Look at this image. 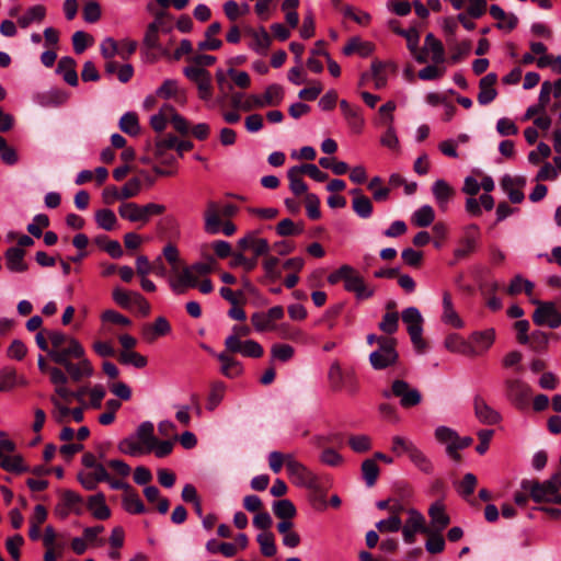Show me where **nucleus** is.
I'll list each match as a JSON object with an SVG mask.
<instances>
[{
    "label": "nucleus",
    "mask_w": 561,
    "mask_h": 561,
    "mask_svg": "<svg viewBox=\"0 0 561 561\" xmlns=\"http://www.w3.org/2000/svg\"><path fill=\"white\" fill-rule=\"evenodd\" d=\"M46 16V8L42 4L30 7L21 16L18 18V24L22 28L31 24L41 23Z\"/></svg>",
    "instance_id": "39"
},
{
    "label": "nucleus",
    "mask_w": 561,
    "mask_h": 561,
    "mask_svg": "<svg viewBox=\"0 0 561 561\" xmlns=\"http://www.w3.org/2000/svg\"><path fill=\"white\" fill-rule=\"evenodd\" d=\"M118 215L121 218L130 222H138L145 225L140 205L133 202L122 203L118 207Z\"/></svg>",
    "instance_id": "43"
},
{
    "label": "nucleus",
    "mask_w": 561,
    "mask_h": 561,
    "mask_svg": "<svg viewBox=\"0 0 561 561\" xmlns=\"http://www.w3.org/2000/svg\"><path fill=\"white\" fill-rule=\"evenodd\" d=\"M87 506L96 519L105 520L111 516V510L105 503V496L103 493L91 495L88 499Z\"/></svg>",
    "instance_id": "33"
},
{
    "label": "nucleus",
    "mask_w": 561,
    "mask_h": 561,
    "mask_svg": "<svg viewBox=\"0 0 561 561\" xmlns=\"http://www.w3.org/2000/svg\"><path fill=\"white\" fill-rule=\"evenodd\" d=\"M94 219L96 225L106 231L115 229L117 224L116 215L113 210L107 208L98 210L94 215Z\"/></svg>",
    "instance_id": "47"
},
{
    "label": "nucleus",
    "mask_w": 561,
    "mask_h": 561,
    "mask_svg": "<svg viewBox=\"0 0 561 561\" xmlns=\"http://www.w3.org/2000/svg\"><path fill=\"white\" fill-rule=\"evenodd\" d=\"M343 15L345 18L352 19L355 23H357L360 26H366L371 21V15L368 12L356 9L352 5H346L343 9Z\"/></svg>",
    "instance_id": "62"
},
{
    "label": "nucleus",
    "mask_w": 561,
    "mask_h": 561,
    "mask_svg": "<svg viewBox=\"0 0 561 561\" xmlns=\"http://www.w3.org/2000/svg\"><path fill=\"white\" fill-rule=\"evenodd\" d=\"M77 362H69L64 366L67 371L69 379L75 382H79L82 379L91 378L94 375V368L85 354L82 357H77Z\"/></svg>",
    "instance_id": "19"
},
{
    "label": "nucleus",
    "mask_w": 561,
    "mask_h": 561,
    "mask_svg": "<svg viewBox=\"0 0 561 561\" xmlns=\"http://www.w3.org/2000/svg\"><path fill=\"white\" fill-rule=\"evenodd\" d=\"M57 72L62 76L64 80L76 87L78 84V75L76 71V61L71 57H62L57 65Z\"/></svg>",
    "instance_id": "40"
},
{
    "label": "nucleus",
    "mask_w": 561,
    "mask_h": 561,
    "mask_svg": "<svg viewBox=\"0 0 561 561\" xmlns=\"http://www.w3.org/2000/svg\"><path fill=\"white\" fill-rule=\"evenodd\" d=\"M402 321L407 325L413 345L419 350H423L425 347V342L422 336L424 319L420 310L415 307L405 308L402 311Z\"/></svg>",
    "instance_id": "6"
},
{
    "label": "nucleus",
    "mask_w": 561,
    "mask_h": 561,
    "mask_svg": "<svg viewBox=\"0 0 561 561\" xmlns=\"http://www.w3.org/2000/svg\"><path fill=\"white\" fill-rule=\"evenodd\" d=\"M77 401L87 409H100L106 394L105 387L101 383L94 386H81L76 390Z\"/></svg>",
    "instance_id": "14"
},
{
    "label": "nucleus",
    "mask_w": 561,
    "mask_h": 561,
    "mask_svg": "<svg viewBox=\"0 0 561 561\" xmlns=\"http://www.w3.org/2000/svg\"><path fill=\"white\" fill-rule=\"evenodd\" d=\"M353 210L360 218H369L373 214V204L367 196H356L352 202Z\"/></svg>",
    "instance_id": "58"
},
{
    "label": "nucleus",
    "mask_w": 561,
    "mask_h": 561,
    "mask_svg": "<svg viewBox=\"0 0 561 561\" xmlns=\"http://www.w3.org/2000/svg\"><path fill=\"white\" fill-rule=\"evenodd\" d=\"M78 480L85 490L92 491L96 488L98 483L110 481V474L104 466H98L96 469L80 471Z\"/></svg>",
    "instance_id": "23"
},
{
    "label": "nucleus",
    "mask_w": 561,
    "mask_h": 561,
    "mask_svg": "<svg viewBox=\"0 0 561 561\" xmlns=\"http://www.w3.org/2000/svg\"><path fill=\"white\" fill-rule=\"evenodd\" d=\"M170 331L169 321L164 317H159L153 324L144 327L142 335L147 341H154L159 336L167 335Z\"/></svg>",
    "instance_id": "38"
},
{
    "label": "nucleus",
    "mask_w": 561,
    "mask_h": 561,
    "mask_svg": "<svg viewBox=\"0 0 561 561\" xmlns=\"http://www.w3.org/2000/svg\"><path fill=\"white\" fill-rule=\"evenodd\" d=\"M256 541L263 556L273 557L276 553V545L273 534L264 531L256 536Z\"/></svg>",
    "instance_id": "57"
},
{
    "label": "nucleus",
    "mask_w": 561,
    "mask_h": 561,
    "mask_svg": "<svg viewBox=\"0 0 561 561\" xmlns=\"http://www.w3.org/2000/svg\"><path fill=\"white\" fill-rule=\"evenodd\" d=\"M375 49L370 42L362 41L359 37H352L343 48L344 55L357 53L362 57L369 56Z\"/></svg>",
    "instance_id": "42"
},
{
    "label": "nucleus",
    "mask_w": 561,
    "mask_h": 561,
    "mask_svg": "<svg viewBox=\"0 0 561 561\" xmlns=\"http://www.w3.org/2000/svg\"><path fill=\"white\" fill-rule=\"evenodd\" d=\"M435 219V211L432 206L423 205L417 208L411 217L412 224L416 227L425 228L433 224Z\"/></svg>",
    "instance_id": "45"
},
{
    "label": "nucleus",
    "mask_w": 561,
    "mask_h": 561,
    "mask_svg": "<svg viewBox=\"0 0 561 561\" xmlns=\"http://www.w3.org/2000/svg\"><path fill=\"white\" fill-rule=\"evenodd\" d=\"M470 357H478L486 354L496 340L494 328L472 331L469 336Z\"/></svg>",
    "instance_id": "8"
},
{
    "label": "nucleus",
    "mask_w": 561,
    "mask_h": 561,
    "mask_svg": "<svg viewBox=\"0 0 561 561\" xmlns=\"http://www.w3.org/2000/svg\"><path fill=\"white\" fill-rule=\"evenodd\" d=\"M279 260L276 256H266L262 263L265 277L270 282H276L282 277V271L278 268Z\"/></svg>",
    "instance_id": "54"
},
{
    "label": "nucleus",
    "mask_w": 561,
    "mask_h": 561,
    "mask_svg": "<svg viewBox=\"0 0 561 561\" xmlns=\"http://www.w3.org/2000/svg\"><path fill=\"white\" fill-rule=\"evenodd\" d=\"M520 486L537 502L561 503V476L554 474L545 482L523 480Z\"/></svg>",
    "instance_id": "3"
},
{
    "label": "nucleus",
    "mask_w": 561,
    "mask_h": 561,
    "mask_svg": "<svg viewBox=\"0 0 561 561\" xmlns=\"http://www.w3.org/2000/svg\"><path fill=\"white\" fill-rule=\"evenodd\" d=\"M119 128L130 136L138 135L140 127L137 115L130 112L125 113L119 119Z\"/></svg>",
    "instance_id": "56"
},
{
    "label": "nucleus",
    "mask_w": 561,
    "mask_h": 561,
    "mask_svg": "<svg viewBox=\"0 0 561 561\" xmlns=\"http://www.w3.org/2000/svg\"><path fill=\"white\" fill-rule=\"evenodd\" d=\"M409 459L421 471H423L425 473L432 472V470H433L432 461L417 446H415L412 449V451L409 454Z\"/></svg>",
    "instance_id": "49"
},
{
    "label": "nucleus",
    "mask_w": 561,
    "mask_h": 561,
    "mask_svg": "<svg viewBox=\"0 0 561 561\" xmlns=\"http://www.w3.org/2000/svg\"><path fill=\"white\" fill-rule=\"evenodd\" d=\"M428 515L431 517L433 531L436 533H442L450 522L448 515L445 512V506L440 501H437L431 505Z\"/></svg>",
    "instance_id": "31"
},
{
    "label": "nucleus",
    "mask_w": 561,
    "mask_h": 561,
    "mask_svg": "<svg viewBox=\"0 0 561 561\" xmlns=\"http://www.w3.org/2000/svg\"><path fill=\"white\" fill-rule=\"evenodd\" d=\"M505 387L507 398L515 407L523 409L528 404L531 388L526 381L520 378H508L505 380Z\"/></svg>",
    "instance_id": "15"
},
{
    "label": "nucleus",
    "mask_w": 561,
    "mask_h": 561,
    "mask_svg": "<svg viewBox=\"0 0 561 561\" xmlns=\"http://www.w3.org/2000/svg\"><path fill=\"white\" fill-rule=\"evenodd\" d=\"M382 396L387 399L392 397L399 398L400 404L403 408L415 407L422 401L421 392L401 379L394 380L390 389L382 391Z\"/></svg>",
    "instance_id": "5"
},
{
    "label": "nucleus",
    "mask_w": 561,
    "mask_h": 561,
    "mask_svg": "<svg viewBox=\"0 0 561 561\" xmlns=\"http://www.w3.org/2000/svg\"><path fill=\"white\" fill-rule=\"evenodd\" d=\"M417 54H423L435 65L443 64L445 61V49L442 42L436 38L432 33H428L424 39V46L422 50L417 48Z\"/></svg>",
    "instance_id": "21"
},
{
    "label": "nucleus",
    "mask_w": 561,
    "mask_h": 561,
    "mask_svg": "<svg viewBox=\"0 0 561 561\" xmlns=\"http://www.w3.org/2000/svg\"><path fill=\"white\" fill-rule=\"evenodd\" d=\"M301 174L302 169H299V167H293L287 172L289 187L295 195H301L307 192V185L302 181Z\"/></svg>",
    "instance_id": "48"
},
{
    "label": "nucleus",
    "mask_w": 561,
    "mask_h": 561,
    "mask_svg": "<svg viewBox=\"0 0 561 561\" xmlns=\"http://www.w3.org/2000/svg\"><path fill=\"white\" fill-rule=\"evenodd\" d=\"M273 512L282 519H291L296 515V508L289 500H279L274 502Z\"/></svg>",
    "instance_id": "60"
},
{
    "label": "nucleus",
    "mask_w": 561,
    "mask_h": 561,
    "mask_svg": "<svg viewBox=\"0 0 561 561\" xmlns=\"http://www.w3.org/2000/svg\"><path fill=\"white\" fill-rule=\"evenodd\" d=\"M393 121L394 117L390 115L383 118V125L387 128L380 138V144L389 149L399 150V138L393 126Z\"/></svg>",
    "instance_id": "44"
},
{
    "label": "nucleus",
    "mask_w": 561,
    "mask_h": 561,
    "mask_svg": "<svg viewBox=\"0 0 561 561\" xmlns=\"http://www.w3.org/2000/svg\"><path fill=\"white\" fill-rule=\"evenodd\" d=\"M222 215L219 210V203L210 201L204 213V230L208 234H218L221 230Z\"/></svg>",
    "instance_id": "25"
},
{
    "label": "nucleus",
    "mask_w": 561,
    "mask_h": 561,
    "mask_svg": "<svg viewBox=\"0 0 561 561\" xmlns=\"http://www.w3.org/2000/svg\"><path fill=\"white\" fill-rule=\"evenodd\" d=\"M379 347L369 355V362L375 369H385L393 365L398 359V353L394 347V340L380 336Z\"/></svg>",
    "instance_id": "7"
},
{
    "label": "nucleus",
    "mask_w": 561,
    "mask_h": 561,
    "mask_svg": "<svg viewBox=\"0 0 561 561\" xmlns=\"http://www.w3.org/2000/svg\"><path fill=\"white\" fill-rule=\"evenodd\" d=\"M340 107L350 128L354 133L359 134L363 130L365 124V119L362 116L359 108L351 105L345 100L340 102Z\"/></svg>",
    "instance_id": "28"
},
{
    "label": "nucleus",
    "mask_w": 561,
    "mask_h": 561,
    "mask_svg": "<svg viewBox=\"0 0 561 561\" xmlns=\"http://www.w3.org/2000/svg\"><path fill=\"white\" fill-rule=\"evenodd\" d=\"M226 350L230 353H238L245 357L259 358L264 350L260 343L254 340H238L237 336H227L225 340Z\"/></svg>",
    "instance_id": "16"
},
{
    "label": "nucleus",
    "mask_w": 561,
    "mask_h": 561,
    "mask_svg": "<svg viewBox=\"0 0 561 561\" xmlns=\"http://www.w3.org/2000/svg\"><path fill=\"white\" fill-rule=\"evenodd\" d=\"M25 252L21 248H9L5 251V265L12 273H24L28 265L24 261Z\"/></svg>",
    "instance_id": "30"
},
{
    "label": "nucleus",
    "mask_w": 561,
    "mask_h": 561,
    "mask_svg": "<svg viewBox=\"0 0 561 561\" xmlns=\"http://www.w3.org/2000/svg\"><path fill=\"white\" fill-rule=\"evenodd\" d=\"M123 506L130 514H141L146 511L144 503L135 492H127L124 495Z\"/></svg>",
    "instance_id": "53"
},
{
    "label": "nucleus",
    "mask_w": 561,
    "mask_h": 561,
    "mask_svg": "<svg viewBox=\"0 0 561 561\" xmlns=\"http://www.w3.org/2000/svg\"><path fill=\"white\" fill-rule=\"evenodd\" d=\"M474 413L477 419L486 425H495L501 421V414L491 408L483 399L476 398Z\"/></svg>",
    "instance_id": "29"
},
{
    "label": "nucleus",
    "mask_w": 561,
    "mask_h": 561,
    "mask_svg": "<svg viewBox=\"0 0 561 561\" xmlns=\"http://www.w3.org/2000/svg\"><path fill=\"white\" fill-rule=\"evenodd\" d=\"M173 106L165 104L163 105L159 113L154 114L150 118V125L156 131H162L167 123L170 121V114H172Z\"/></svg>",
    "instance_id": "52"
},
{
    "label": "nucleus",
    "mask_w": 561,
    "mask_h": 561,
    "mask_svg": "<svg viewBox=\"0 0 561 561\" xmlns=\"http://www.w3.org/2000/svg\"><path fill=\"white\" fill-rule=\"evenodd\" d=\"M392 445L391 450L397 456H402L403 454H409L412 451V449L416 446L411 439L396 435L391 438Z\"/></svg>",
    "instance_id": "61"
},
{
    "label": "nucleus",
    "mask_w": 561,
    "mask_h": 561,
    "mask_svg": "<svg viewBox=\"0 0 561 561\" xmlns=\"http://www.w3.org/2000/svg\"><path fill=\"white\" fill-rule=\"evenodd\" d=\"M226 387L222 382H216L213 385L210 392L207 398V409L213 411L215 410L219 403L222 401L225 396Z\"/></svg>",
    "instance_id": "64"
},
{
    "label": "nucleus",
    "mask_w": 561,
    "mask_h": 561,
    "mask_svg": "<svg viewBox=\"0 0 561 561\" xmlns=\"http://www.w3.org/2000/svg\"><path fill=\"white\" fill-rule=\"evenodd\" d=\"M199 276L193 266H185L182 271L176 270L169 278V286L175 295H183L188 288H195L198 285Z\"/></svg>",
    "instance_id": "12"
},
{
    "label": "nucleus",
    "mask_w": 561,
    "mask_h": 561,
    "mask_svg": "<svg viewBox=\"0 0 561 561\" xmlns=\"http://www.w3.org/2000/svg\"><path fill=\"white\" fill-rule=\"evenodd\" d=\"M526 184V180L522 176L504 175L501 180V187L507 194L512 203H522L525 198L522 187Z\"/></svg>",
    "instance_id": "24"
},
{
    "label": "nucleus",
    "mask_w": 561,
    "mask_h": 561,
    "mask_svg": "<svg viewBox=\"0 0 561 561\" xmlns=\"http://www.w3.org/2000/svg\"><path fill=\"white\" fill-rule=\"evenodd\" d=\"M84 348L79 343V341L71 340L68 344H65L57 350H49L48 356L54 360L56 364L61 365L62 367L71 362L72 359H76L77 357H82L84 355Z\"/></svg>",
    "instance_id": "17"
},
{
    "label": "nucleus",
    "mask_w": 561,
    "mask_h": 561,
    "mask_svg": "<svg viewBox=\"0 0 561 561\" xmlns=\"http://www.w3.org/2000/svg\"><path fill=\"white\" fill-rule=\"evenodd\" d=\"M216 357L221 363L220 371L227 378H236L242 374L243 368L241 363L226 352L217 354Z\"/></svg>",
    "instance_id": "36"
},
{
    "label": "nucleus",
    "mask_w": 561,
    "mask_h": 561,
    "mask_svg": "<svg viewBox=\"0 0 561 561\" xmlns=\"http://www.w3.org/2000/svg\"><path fill=\"white\" fill-rule=\"evenodd\" d=\"M407 513L408 518L405 524L401 527L402 537L405 543H413L417 533L425 535L431 534V528L426 526V519L420 511L411 507Z\"/></svg>",
    "instance_id": "10"
},
{
    "label": "nucleus",
    "mask_w": 561,
    "mask_h": 561,
    "mask_svg": "<svg viewBox=\"0 0 561 561\" xmlns=\"http://www.w3.org/2000/svg\"><path fill=\"white\" fill-rule=\"evenodd\" d=\"M444 346L447 351L470 357L469 339H463L458 333H449L444 340Z\"/></svg>",
    "instance_id": "37"
},
{
    "label": "nucleus",
    "mask_w": 561,
    "mask_h": 561,
    "mask_svg": "<svg viewBox=\"0 0 561 561\" xmlns=\"http://www.w3.org/2000/svg\"><path fill=\"white\" fill-rule=\"evenodd\" d=\"M531 302L537 306L533 314V320L536 324L548 325L551 329H557L561 325V313L553 302L540 301L538 299H531Z\"/></svg>",
    "instance_id": "9"
},
{
    "label": "nucleus",
    "mask_w": 561,
    "mask_h": 561,
    "mask_svg": "<svg viewBox=\"0 0 561 561\" xmlns=\"http://www.w3.org/2000/svg\"><path fill=\"white\" fill-rule=\"evenodd\" d=\"M394 31L397 34L403 36L404 39H407L408 49L411 51V54L414 56V58L417 62L424 64L427 61V57H425L423 54H417L420 35L415 28H409V30L396 28Z\"/></svg>",
    "instance_id": "34"
},
{
    "label": "nucleus",
    "mask_w": 561,
    "mask_h": 561,
    "mask_svg": "<svg viewBox=\"0 0 561 561\" xmlns=\"http://www.w3.org/2000/svg\"><path fill=\"white\" fill-rule=\"evenodd\" d=\"M118 359L124 365H130L135 368H144L148 360L147 358L135 351H121Z\"/></svg>",
    "instance_id": "51"
},
{
    "label": "nucleus",
    "mask_w": 561,
    "mask_h": 561,
    "mask_svg": "<svg viewBox=\"0 0 561 561\" xmlns=\"http://www.w3.org/2000/svg\"><path fill=\"white\" fill-rule=\"evenodd\" d=\"M287 472L291 481L298 486L307 489L317 486V476L302 462L298 461L295 456L288 459Z\"/></svg>",
    "instance_id": "11"
},
{
    "label": "nucleus",
    "mask_w": 561,
    "mask_h": 561,
    "mask_svg": "<svg viewBox=\"0 0 561 561\" xmlns=\"http://www.w3.org/2000/svg\"><path fill=\"white\" fill-rule=\"evenodd\" d=\"M172 30V25L167 23L163 19V14H158L152 23L147 27L144 43L147 47L157 49L160 47L159 33H169Z\"/></svg>",
    "instance_id": "20"
},
{
    "label": "nucleus",
    "mask_w": 561,
    "mask_h": 561,
    "mask_svg": "<svg viewBox=\"0 0 561 561\" xmlns=\"http://www.w3.org/2000/svg\"><path fill=\"white\" fill-rule=\"evenodd\" d=\"M154 443V426L150 421L139 424L133 435L118 443V450L131 457H139L152 451Z\"/></svg>",
    "instance_id": "2"
},
{
    "label": "nucleus",
    "mask_w": 561,
    "mask_h": 561,
    "mask_svg": "<svg viewBox=\"0 0 561 561\" xmlns=\"http://www.w3.org/2000/svg\"><path fill=\"white\" fill-rule=\"evenodd\" d=\"M221 30L218 22L211 23L205 32V39L198 43L199 50H217L221 47L222 42L215 37Z\"/></svg>",
    "instance_id": "41"
},
{
    "label": "nucleus",
    "mask_w": 561,
    "mask_h": 561,
    "mask_svg": "<svg viewBox=\"0 0 561 561\" xmlns=\"http://www.w3.org/2000/svg\"><path fill=\"white\" fill-rule=\"evenodd\" d=\"M14 449L15 445L11 440L3 439L0 442V467L11 472H24L27 470V467L22 456L12 455Z\"/></svg>",
    "instance_id": "13"
},
{
    "label": "nucleus",
    "mask_w": 561,
    "mask_h": 561,
    "mask_svg": "<svg viewBox=\"0 0 561 561\" xmlns=\"http://www.w3.org/2000/svg\"><path fill=\"white\" fill-rule=\"evenodd\" d=\"M341 280L344 282V289L353 293L357 300H366L375 295V288L368 285L352 265L343 264L328 276L331 285Z\"/></svg>",
    "instance_id": "1"
},
{
    "label": "nucleus",
    "mask_w": 561,
    "mask_h": 561,
    "mask_svg": "<svg viewBox=\"0 0 561 561\" xmlns=\"http://www.w3.org/2000/svg\"><path fill=\"white\" fill-rule=\"evenodd\" d=\"M431 191L439 209L446 210L455 195L454 187L445 180L438 179L433 183Z\"/></svg>",
    "instance_id": "27"
},
{
    "label": "nucleus",
    "mask_w": 561,
    "mask_h": 561,
    "mask_svg": "<svg viewBox=\"0 0 561 561\" xmlns=\"http://www.w3.org/2000/svg\"><path fill=\"white\" fill-rule=\"evenodd\" d=\"M50 403L53 404L51 415L57 423L66 422L67 417L70 415V409L67 403L61 402L58 397L50 396Z\"/></svg>",
    "instance_id": "59"
},
{
    "label": "nucleus",
    "mask_w": 561,
    "mask_h": 561,
    "mask_svg": "<svg viewBox=\"0 0 561 561\" xmlns=\"http://www.w3.org/2000/svg\"><path fill=\"white\" fill-rule=\"evenodd\" d=\"M251 322L256 332L276 331L278 327L265 312H254L251 316Z\"/></svg>",
    "instance_id": "50"
},
{
    "label": "nucleus",
    "mask_w": 561,
    "mask_h": 561,
    "mask_svg": "<svg viewBox=\"0 0 561 561\" xmlns=\"http://www.w3.org/2000/svg\"><path fill=\"white\" fill-rule=\"evenodd\" d=\"M250 35L252 37V42L250 44L251 49L259 55H266L272 43V38L267 31L261 26L257 30L251 31Z\"/></svg>",
    "instance_id": "35"
},
{
    "label": "nucleus",
    "mask_w": 561,
    "mask_h": 561,
    "mask_svg": "<svg viewBox=\"0 0 561 561\" xmlns=\"http://www.w3.org/2000/svg\"><path fill=\"white\" fill-rule=\"evenodd\" d=\"M195 85L201 100L208 102L213 99V78L210 72H207L206 76L198 79Z\"/></svg>",
    "instance_id": "55"
},
{
    "label": "nucleus",
    "mask_w": 561,
    "mask_h": 561,
    "mask_svg": "<svg viewBox=\"0 0 561 561\" xmlns=\"http://www.w3.org/2000/svg\"><path fill=\"white\" fill-rule=\"evenodd\" d=\"M284 99V90L279 84H270L264 93L251 94L242 102L241 110L252 111L254 108H263L267 106H277Z\"/></svg>",
    "instance_id": "4"
},
{
    "label": "nucleus",
    "mask_w": 561,
    "mask_h": 561,
    "mask_svg": "<svg viewBox=\"0 0 561 561\" xmlns=\"http://www.w3.org/2000/svg\"><path fill=\"white\" fill-rule=\"evenodd\" d=\"M442 316L440 320L444 324L454 329H462L466 323L455 309L451 294L445 290L442 295Z\"/></svg>",
    "instance_id": "18"
},
{
    "label": "nucleus",
    "mask_w": 561,
    "mask_h": 561,
    "mask_svg": "<svg viewBox=\"0 0 561 561\" xmlns=\"http://www.w3.org/2000/svg\"><path fill=\"white\" fill-rule=\"evenodd\" d=\"M363 478L367 486H373L379 474V468L374 459H366L362 463Z\"/></svg>",
    "instance_id": "63"
},
{
    "label": "nucleus",
    "mask_w": 561,
    "mask_h": 561,
    "mask_svg": "<svg viewBox=\"0 0 561 561\" xmlns=\"http://www.w3.org/2000/svg\"><path fill=\"white\" fill-rule=\"evenodd\" d=\"M27 385L28 380L23 375H19L15 368L4 366L0 369V392H10Z\"/></svg>",
    "instance_id": "22"
},
{
    "label": "nucleus",
    "mask_w": 561,
    "mask_h": 561,
    "mask_svg": "<svg viewBox=\"0 0 561 561\" xmlns=\"http://www.w3.org/2000/svg\"><path fill=\"white\" fill-rule=\"evenodd\" d=\"M491 16L497 21L496 26L507 32L516 27L518 19L513 13H506L500 5L492 4L490 7Z\"/></svg>",
    "instance_id": "32"
},
{
    "label": "nucleus",
    "mask_w": 561,
    "mask_h": 561,
    "mask_svg": "<svg viewBox=\"0 0 561 561\" xmlns=\"http://www.w3.org/2000/svg\"><path fill=\"white\" fill-rule=\"evenodd\" d=\"M496 82L497 76L494 72H490L480 79L478 93V102L480 105H488L496 99Z\"/></svg>",
    "instance_id": "26"
},
{
    "label": "nucleus",
    "mask_w": 561,
    "mask_h": 561,
    "mask_svg": "<svg viewBox=\"0 0 561 561\" xmlns=\"http://www.w3.org/2000/svg\"><path fill=\"white\" fill-rule=\"evenodd\" d=\"M345 374H346V371H344L342 369V367L339 364V362H333L330 365V368H329V371H328V379H329L331 388L334 391L343 390Z\"/></svg>",
    "instance_id": "46"
}]
</instances>
